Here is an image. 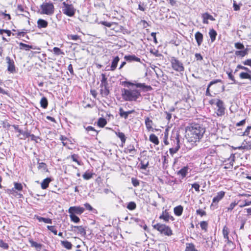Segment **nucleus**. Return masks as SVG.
<instances>
[{
  "mask_svg": "<svg viewBox=\"0 0 251 251\" xmlns=\"http://www.w3.org/2000/svg\"><path fill=\"white\" fill-rule=\"evenodd\" d=\"M205 132V128L202 125L192 123L186 128V138L191 145H196L202 139Z\"/></svg>",
  "mask_w": 251,
  "mask_h": 251,
  "instance_id": "obj_1",
  "label": "nucleus"
},
{
  "mask_svg": "<svg viewBox=\"0 0 251 251\" xmlns=\"http://www.w3.org/2000/svg\"><path fill=\"white\" fill-rule=\"evenodd\" d=\"M127 87L131 86V88L123 89L122 90L123 98L126 101H136L141 97V92L137 88H144L145 85L143 83L134 84L130 82H126Z\"/></svg>",
  "mask_w": 251,
  "mask_h": 251,
  "instance_id": "obj_2",
  "label": "nucleus"
},
{
  "mask_svg": "<svg viewBox=\"0 0 251 251\" xmlns=\"http://www.w3.org/2000/svg\"><path fill=\"white\" fill-rule=\"evenodd\" d=\"M222 233L226 244L223 249V251H229L234 248V244L229 238V230L226 226H225L222 230Z\"/></svg>",
  "mask_w": 251,
  "mask_h": 251,
  "instance_id": "obj_3",
  "label": "nucleus"
},
{
  "mask_svg": "<svg viewBox=\"0 0 251 251\" xmlns=\"http://www.w3.org/2000/svg\"><path fill=\"white\" fill-rule=\"evenodd\" d=\"M154 229L157 230L161 234L165 236H170L173 235V231L168 226L166 225L157 223L152 226Z\"/></svg>",
  "mask_w": 251,
  "mask_h": 251,
  "instance_id": "obj_4",
  "label": "nucleus"
},
{
  "mask_svg": "<svg viewBox=\"0 0 251 251\" xmlns=\"http://www.w3.org/2000/svg\"><path fill=\"white\" fill-rule=\"evenodd\" d=\"M62 13L69 17H73L75 12V9L72 4H69L66 2L62 3Z\"/></svg>",
  "mask_w": 251,
  "mask_h": 251,
  "instance_id": "obj_5",
  "label": "nucleus"
},
{
  "mask_svg": "<svg viewBox=\"0 0 251 251\" xmlns=\"http://www.w3.org/2000/svg\"><path fill=\"white\" fill-rule=\"evenodd\" d=\"M170 62L172 68L175 71L178 72L184 71V67L183 66V63L175 57H172L171 58Z\"/></svg>",
  "mask_w": 251,
  "mask_h": 251,
  "instance_id": "obj_6",
  "label": "nucleus"
},
{
  "mask_svg": "<svg viewBox=\"0 0 251 251\" xmlns=\"http://www.w3.org/2000/svg\"><path fill=\"white\" fill-rule=\"evenodd\" d=\"M41 13L48 15H51L54 12V6L52 3H43L41 5Z\"/></svg>",
  "mask_w": 251,
  "mask_h": 251,
  "instance_id": "obj_7",
  "label": "nucleus"
},
{
  "mask_svg": "<svg viewBox=\"0 0 251 251\" xmlns=\"http://www.w3.org/2000/svg\"><path fill=\"white\" fill-rule=\"evenodd\" d=\"M172 138L175 139L174 141V146L169 149V152L172 155H173L180 148L179 135L176 134L175 136H172Z\"/></svg>",
  "mask_w": 251,
  "mask_h": 251,
  "instance_id": "obj_8",
  "label": "nucleus"
},
{
  "mask_svg": "<svg viewBox=\"0 0 251 251\" xmlns=\"http://www.w3.org/2000/svg\"><path fill=\"white\" fill-rule=\"evenodd\" d=\"M215 105L217 106L216 114L218 116H222L225 114V107L224 102L220 100L217 99Z\"/></svg>",
  "mask_w": 251,
  "mask_h": 251,
  "instance_id": "obj_9",
  "label": "nucleus"
},
{
  "mask_svg": "<svg viewBox=\"0 0 251 251\" xmlns=\"http://www.w3.org/2000/svg\"><path fill=\"white\" fill-rule=\"evenodd\" d=\"M159 218L166 223L169 222L170 220L171 221L174 220V218L169 214V212L166 209L162 211Z\"/></svg>",
  "mask_w": 251,
  "mask_h": 251,
  "instance_id": "obj_10",
  "label": "nucleus"
},
{
  "mask_svg": "<svg viewBox=\"0 0 251 251\" xmlns=\"http://www.w3.org/2000/svg\"><path fill=\"white\" fill-rule=\"evenodd\" d=\"M85 209L80 206H71L68 209V212L71 214L81 215L84 212Z\"/></svg>",
  "mask_w": 251,
  "mask_h": 251,
  "instance_id": "obj_11",
  "label": "nucleus"
},
{
  "mask_svg": "<svg viewBox=\"0 0 251 251\" xmlns=\"http://www.w3.org/2000/svg\"><path fill=\"white\" fill-rule=\"evenodd\" d=\"M6 60L7 64V71L11 73H15L16 72V67L14 60L9 56L6 57Z\"/></svg>",
  "mask_w": 251,
  "mask_h": 251,
  "instance_id": "obj_12",
  "label": "nucleus"
},
{
  "mask_svg": "<svg viewBox=\"0 0 251 251\" xmlns=\"http://www.w3.org/2000/svg\"><path fill=\"white\" fill-rule=\"evenodd\" d=\"M71 231L80 234L81 236H85L86 233L85 229L82 226H71Z\"/></svg>",
  "mask_w": 251,
  "mask_h": 251,
  "instance_id": "obj_13",
  "label": "nucleus"
},
{
  "mask_svg": "<svg viewBox=\"0 0 251 251\" xmlns=\"http://www.w3.org/2000/svg\"><path fill=\"white\" fill-rule=\"evenodd\" d=\"M124 151L126 153L131 154V156H134L136 154V150L134 145H129L125 149Z\"/></svg>",
  "mask_w": 251,
  "mask_h": 251,
  "instance_id": "obj_14",
  "label": "nucleus"
},
{
  "mask_svg": "<svg viewBox=\"0 0 251 251\" xmlns=\"http://www.w3.org/2000/svg\"><path fill=\"white\" fill-rule=\"evenodd\" d=\"M145 123L146 125V127L148 131H153V129L152 128V126L153 125L152 121L150 119L149 117H145Z\"/></svg>",
  "mask_w": 251,
  "mask_h": 251,
  "instance_id": "obj_15",
  "label": "nucleus"
},
{
  "mask_svg": "<svg viewBox=\"0 0 251 251\" xmlns=\"http://www.w3.org/2000/svg\"><path fill=\"white\" fill-rule=\"evenodd\" d=\"M29 242L30 244V246L32 248H34L37 251H41L42 248L43 247V244L38 243L32 239H29Z\"/></svg>",
  "mask_w": 251,
  "mask_h": 251,
  "instance_id": "obj_16",
  "label": "nucleus"
},
{
  "mask_svg": "<svg viewBox=\"0 0 251 251\" xmlns=\"http://www.w3.org/2000/svg\"><path fill=\"white\" fill-rule=\"evenodd\" d=\"M225 192L221 191L217 193V195L214 197L212 200L213 203H218L220 200H221L224 197Z\"/></svg>",
  "mask_w": 251,
  "mask_h": 251,
  "instance_id": "obj_17",
  "label": "nucleus"
},
{
  "mask_svg": "<svg viewBox=\"0 0 251 251\" xmlns=\"http://www.w3.org/2000/svg\"><path fill=\"white\" fill-rule=\"evenodd\" d=\"M195 38L198 46L201 45L203 42V36L201 33L199 31L197 32L195 34Z\"/></svg>",
  "mask_w": 251,
  "mask_h": 251,
  "instance_id": "obj_18",
  "label": "nucleus"
},
{
  "mask_svg": "<svg viewBox=\"0 0 251 251\" xmlns=\"http://www.w3.org/2000/svg\"><path fill=\"white\" fill-rule=\"evenodd\" d=\"M124 58L126 61H127L128 62H132V61H135V62H141L140 58L136 56L135 55H125L124 57Z\"/></svg>",
  "mask_w": 251,
  "mask_h": 251,
  "instance_id": "obj_19",
  "label": "nucleus"
},
{
  "mask_svg": "<svg viewBox=\"0 0 251 251\" xmlns=\"http://www.w3.org/2000/svg\"><path fill=\"white\" fill-rule=\"evenodd\" d=\"M202 23L203 24H207L208 23V20L211 21H214L215 19L213 17L207 13H205L202 15Z\"/></svg>",
  "mask_w": 251,
  "mask_h": 251,
  "instance_id": "obj_20",
  "label": "nucleus"
},
{
  "mask_svg": "<svg viewBox=\"0 0 251 251\" xmlns=\"http://www.w3.org/2000/svg\"><path fill=\"white\" fill-rule=\"evenodd\" d=\"M189 168L187 166H185L182 168L179 171L177 172V175L180 176L182 178L185 177L188 173Z\"/></svg>",
  "mask_w": 251,
  "mask_h": 251,
  "instance_id": "obj_21",
  "label": "nucleus"
},
{
  "mask_svg": "<svg viewBox=\"0 0 251 251\" xmlns=\"http://www.w3.org/2000/svg\"><path fill=\"white\" fill-rule=\"evenodd\" d=\"M37 24L39 28H46L48 26V23L45 20L40 19L37 21Z\"/></svg>",
  "mask_w": 251,
  "mask_h": 251,
  "instance_id": "obj_22",
  "label": "nucleus"
},
{
  "mask_svg": "<svg viewBox=\"0 0 251 251\" xmlns=\"http://www.w3.org/2000/svg\"><path fill=\"white\" fill-rule=\"evenodd\" d=\"M35 218L39 222H44L46 224H51L52 223V219L50 218H46L44 217H42L38 215H35Z\"/></svg>",
  "mask_w": 251,
  "mask_h": 251,
  "instance_id": "obj_23",
  "label": "nucleus"
},
{
  "mask_svg": "<svg viewBox=\"0 0 251 251\" xmlns=\"http://www.w3.org/2000/svg\"><path fill=\"white\" fill-rule=\"evenodd\" d=\"M100 94L102 97H106L109 94V91L107 85L104 86H100Z\"/></svg>",
  "mask_w": 251,
  "mask_h": 251,
  "instance_id": "obj_24",
  "label": "nucleus"
},
{
  "mask_svg": "<svg viewBox=\"0 0 251 251\" xmlns=\"http://www.w3.org/2000/svg\"><path fill=\"white\" fill-rule=\"evenodd\" d=\"M51 181V179L50 177H47L44 179L41 184V188L43 189H47L49 185V183Z\"/></svg>",
  "mask_w": 251,
  "mask_h": 251,
  "instance_id": "obj_25",
  "label": "nucleus"
},
{
  "mask_svg": "<svg viewBox=\"0 0 251 251\" xmlns=\"http://www.w3.org/2000/svg\"><path fill=\"white\" fill-rule=\"evenodd\" d=\"M183 211V207L181 205H178L175 207L174 209L175 214L177 216H180L182 215Z\"/></svg>",
  "mask_w": 251,
  "mask_h": 251,
  "instance_id": "obj_26",
  "label": "nucleus"
},
{
  "mask_svg": "<svg viewBox=\"0 0 251 251\" xmlns=\"http://www.w3.org/2000/svg\"><path fill=\"white\" fill-rule=\"evenodd\" d=\"M221 81H222V80L221 79H215V80L211 81L207 86V88L206 91V95L209 96H211V94L210 93V90H209L210 87L212 85L216 84L218 82H220Z\"/></svg>",
  "mask_w": 251,
  "mask_h": 251,
  "instance_id": "obj_27",
  "label": "nucleus"
},
{
  "mask_svg": "<svg viewBox=\"0 0 251 251\" xmlns=\"http://www.w3.org/2000/svg\"><path fill=\"white\" fill-rule=\"evenodd\" d=\"M120 60V58L118 56H116L114 58L113 61H112L111 65L110 67L111 71H114L117 68L118 63Z\"/></svg>",
  "mask_w": 251,
  "mask_h": 251,
  "instance_id": "obj_28",
  "label": "nucleus"
},
{
  "mask_svg": "<svg viewBox=\"0 0 251 251\" xmlns=\"http://www.w3.org/2000/svg\"><path fill=\"white\" fill-rule=\"evenodd\" d=\"M115 134L120 139L122 144L125 143L126 138L124 133L118 131L115 132Z\"/></svg>",
  "mask_w": 251,
  "mask_h": 251,
  "instance_id": "obj_29",
  "label": "nucleus"
},
{
  "mask_svg": "<svg viewBox=\"0 0 251 251\" xmlns=\"http://www.w3.org/2000/svg\"><path fill=\"white\" fill-rule=\"evenodd\" d=\"M150 141L156 145L159 144V140L158 137L154 134H151L149 137Z\"/></svg>",
  "mask_w": 251,
  "mask_h": 251,
  "instance_id": "obj_30",
  "label": "nucleus"
},
{
  "mask_svg": "<svg viewBox=\"0 0 251 251\" xmlns=\"http://www.w3.org/2000/svg\"><path fill=\"white\" fill-rule=\"evenodd\" d=\"M217 35V33L214 29L212 28L210 29L209 32V35L212 42L215 41Z\"/></svg>",
  "mask_w": 251,
  "mask_h": 251,
  "instance_id": "obj_31",
  "label": "nucleus"
},
{
  "mask_svg": "<svg viewBox=\"0 0 251 251\" xmlns=\"http://www.w3.org/2000/svg\"><path fill=\"white\" fill-rule=\"evenodd\" d=\"M249 72H241L239 74V77L241 79H248L251 80V75L248 73Z\"/></svg>",
  "mask_w": 251,
  "mask_h": 251,
  "instance_id": "obj_32",
  "label": "nucleus"
},
{
  "mask_svg": "<svg viewBox=\"0 0 251 251\" xmlns=\"http://www.w3.org/2000/svg\"><path fill=\"white\" fill-rule=\"evenodd\" d=\"M186 246L185 251H198L193 243H187Z\"/></svg>",
  "mask_w": 251,
  "mask_h": 251,
  "instance_id": "obj_33",
  "label": "nucleus"
},
{
  "mask_svg": "<svg viewBox=\"0 0 251 251\" xmlns=\"http://www.w3.org/2000/svg\"><path fill=\"white\" fill-rule=\"evenodd\" d=\"M20 49L21 50L25 49V50H29L30 49H36L35 48H33L32 46H30L23 43H20Z\"/></svg>",
  "mask_w": 251,
  "mask_h": 251,
  "instance_id": "obj_34",
  "label": "nucleus"
},
{
  "mask_svg": "<svg viewBox=\"0 0 251 251\" xmlns=\"http://www.w3.org/2000/svg\"><path fill=\"white\" fill-rule=\"evenodd\" d=\"M61 244L64 248L68 250H71L72 248V244L71 242L65 240V241H61Z\"/></svg>",
  "mask_w": 251,
  "mask_h": 251,
  "instance_id": "obj_35",
  "label": "nucleus"
},
{
  "mask_svg": "<svg viewBox=\"0 0 251 251\" xmlns=\"http://www.w3.org/2000/svg\"><path fill=\"white\" fill-rule=\"evenodd\" d=\"M248 54V50L246 49L243 50H236L235 52V54L237 56L244 57Z\"/></svg>",
  "mask_w": 251,
  "mask_h": 251,
  "instance_id": "obj_36",
  "label": "nucleus"
},
{
  "mask_svg": "<svg viewBox=\"0 0 251 251\" xmlns=\"http://www.w3.org/2000/svg\"><path fill=\"white\" fill-rule=\"evenodd\" d=\"M94 175L95 174L93 173L87 171L83 174L82 177L85 180H89L92 178Z\"/></svg>",
  "mask_w": 251,
  "mask_h": 251,
  "instance_id": "obj_37",
  "label": "nucleus"
},
{
  "mask_svg": "<svg viewBox=\"0 0 251 251\" xmlns=\"http://www.w3.org/2000/svg\"><path fill=\"white\" fill-rule=\"evenodd\" d=\"M41 106L43 108H46L48 105V101L46 97H43L40 100Z\"/></svg>",
  "mask_w": 251,
  "mask_h": 251,
  "instance_id": "obj_38",
  "label": "nucleus"
},
{
  "mask_svg": "<svg viewBox=\"0 0 251 251\" xmlns=\"http://www.w3.org/2000/svg\"><path fill=\"white\" fill-rule=\"evenodd\" d=\"M226 74L228 75V78L232 81V82H231L230 84H232L237 83V82L236 81L234 75L232 74V71H230V72L227 71Z\"/></svg>",
  "mask_w": 251,
  "mask_h": 251,
  "instance_id": "obj_39",
  "label": "nucleus"
},
{
  "mask_svg": "<svg viewBox=\"0 0 251 251\" xmlns=\"http://www.w3.org/2000/svg\"><path fill=\"white\" fill-rule=\"evenodd\" d=\"M107 124L106 120L103 118H100L98 121V126L100 127H104Z\"/></svg>",
  "mask_w": 251,
  "mask_h": 251,
  "instance_id": "obj_40",
  "label": "nucleus"
},
{
  "mask_svg": "<svg viewBox=\"0 0 251 251\" xmlns=\"http://www.w3.org/2000/svg\"><path fill=\"white\" fill-rule=\"evenodd\" d=\"M53 51L56 55H64V52L58 47H54L53 48Z\"/></svg>",
  "mask_w": 251,
  "mask_h": 251,
  "instance_id": "obj_41",
  "label": "nucleus"
},
{
  "mask_svg": "<svg viewBox=\"0 0 251 251\" xmlns=\"http://www.w3.org/2000/svg\"><path fill=\"white\" fill-rule=\"evenodd\" d=\"M70 217L71 221H72L74 223H78L80 221V219L79 218V217H78L77 216H76L75 214H70Z\"/></svg>",
  "mask_w": 251,
  "mask_h": 251,
  "instance_id": "obj_42",
  "label": "nucleus"
},
{
  "mask_svg": "<svg viewBox=\"0 0 251 251\" xmlns=\"http://www.w3.org/2000/svg\"><path fill=\"white\" fill-rule=\"evenodd\" d=\"M108 85L107 82V78L105 75L103 74L101 75V79L100 80V86Z\"/></svg>",
  "mask_w": 251,
  "mask_h": 251,
  "instance_id": "obj_43",
  "label": "nucleus"
},
{
  "mask_svg": "<svg viewBox=\"0 0 251 251\" xmlns=\"http://www.w3.org/2000/svg\"><path fill=\"white\" fill-rule=\"evenodd\" d=\"M119 115L121 117L124 118L125 119H126L128 117L127 113L124 110L123 108L121 107L119 109Z\"/></svg>",
  "mask_w": 251,
  "mask_h": 251,
  "instance_id": "obj_44",
  "label": "nucleus"
},
{
  "mask_svg": "<svg viewBox=\"0 0 251 251\" xmlns=\"http://www.w3.org/2000/svg\"><path fill=\"white\" fill-rule=\"evenodd\" d=\"M136 207V203L133 201L129 202L127 205V208L130 210H134Z\"/></svg>",
  "mask_w": 251,
  "mask_h": 251,
  "instance_id": "obj_45",
  "label": "nucleus"
},
{
  "mask_svg": "<svg viewBox=\"0 0 251 251\" xmlns=\"http://www.w3.org/2000/svg\"><path fill=\"white\" fill-rule=\"evenodd\" d=\"M47 227L49 230H50L51 232H52L54 235L57 234V230L55 226H47Z\"/></svg>",
  "mask_w": 251,
  "mask_h": 251,
  "instance_id": "obj_46",
  "label": "nucleus"
},
{
  "mask_svg": "<svg viewBox=\"0 0 251 251\" xmlns=\"http://www.w3.org/2000/svg\"><path fill=\"white\" fill-rule=\"evenodd\" d=\"M18 132L21 134H23L24 136L25 137H28L29 136H32V137H34L33 134L30 135V134L27 132H24L22 130L20 129H18Z\"/></svg>",
  "mask_w": 251,
  "mask_h": 251,
  "instance_id": "obj_47",
  "label": "nucleus"
},
{
  "mask_svg": "<svg viewBox=\"0 0 251 251\" xmlns=\"http://www.w3.org/2000/svg\"><path fill=\"white\" fill-rule=\"evenodd\" d=\"M14 188L15 189V190H17L19 191H21L23 190V187L21 183H18V182H14Z\"/></svg>",
  "mask_w": 251,
  "mask_h": 251,
  "instance_id": "obj_48",
  "label": "nucleus"
},
{
  "mask_svg": "<svg viewBox=\"0 0 251 251\" xmlns=\"http://www.w3.org/2000/svg\"><path fill=\"white\" fill-rule=\"evenodd\" d=\"M140 165L141 169L146 170L149 165V161L145 162L144 161H141Z\"/></svg>",
  "mask_w": 251,
  "mask_h": 251,
  "instance_id": "obj_49",
  "label": "nucleus"
},
{
  "mask_svg": "<svg viewBox=\"0 0 251 251\" xmlns=\"http://www.w3.org/2000/svg\"><path fill=\"white\" fill-rule=\"evenodd\" d=\"M6 193L9 195H13L14 196H16L17 195V193L14 188H12V189H8L6 190Z\"/></svg>",
  "mask_w": 251,
  "mask_h": 251,
  "instance_id": "obj_50",
  "label": "nucleus"
},
{
  "mask_svg": "<svg viewBox=\"0 0 251 251\" xmlns=\"http://www.w3.org/2000/svg\"><path fill=\"white\" fill-rule=\"evenodd\" d=\"M238 202H236L235 201L231 203L229 206L227 208V211H232L234 207L238 204Z\"/></svg>",
  "mask_w": 251,
  "mask_h": 251,
  "instance_id": "obj_51",
  "label": "nucleus"
},
{
  "mask_svg": "<svg viewBox=\"0 0 251 251\" xmlns=\"http://www.w3.org/2000/svg\"><path fill=\"white\" fill-rule=\"evenodd\" d=\"M60 140L62 141V143L64 146H67V142L69 141V140L67 137L61 135L60 137Z\"/></svg>",
  "mask_w": 251,
  "mask_h": 251,
  "instance_id": "obj_52",
  "label": "nucleus"
},
{
  "mask_svg": "<svg viewBox=\"0 0 251 251\" xmlns=\"http://www.w3.org/2000/svg\"><path fill=\"white\" fill-rule=\"evenodd\" d=\"M78 156L76 154H73L71 155V158L73 160L77 163L78 165H81V162L78 160Z\"/></svg>",
  "mask_w": 251,
  "mask_h": 251,
  "instance_id": "obj_53",
  "label": "nucleus"
},
{
  "mask_svg": "<svg viewBox=\"0 0 251 251\" xmlns=\"http://www.w3.org/2000/svg\"><path fill=\"white\" fill-rule=\"evenodd\" d=\"M86 130L88 132L92 131L93 132L92 133V135H94V134H97V131L92 126H88L87 127H86Z\"/></svg>",
  "mask_w": 251,
  "mask_h": 251,
  "instance_id": "obj_54",
  "label": "nucleus"
},
{
  "mask_svg": "<svg viewBox=\"0 0 251 251\" xmlns=\"http://www.w3.org/2000/svg\"><path fill=\"white\" fill-rule=\"evenodd\" d=\"M0 247L5 250H7L9 248V246L7 243L3 242L2 240H0Z\"/></svg>",
  "mask_w": 251,
  "mask_h": 251,
  "instance_id": "obj_55",
  "label": "nucleus"
},
{
  "mask_svg": "<svg viewBox=\"0 0 251 251\" xmlns=\"http://www.w3.org/2000/svg\"><path fill=\"white\" fill-rule=\"evenodd\" d=\"M68 39L74 41H77L80 39L79 36L77 35H69L68 36Z\"/></svg>",
  "mask_w": 251,
  "mask_h": 251,
  "instance_id": "obj_56",
  "label": "nucleus"
},
{
  "mask_svg": "<svg viewBox=\"0 0 251 251\" xmlns=\"http://www.w3.org/2000/svg\"><path fill=\"white\" fill-rule=\"evenodd\" d=\"M200 226L201 228L206 231L207 227V223L205 221H202L200 223Z\"/></svg>",
  "mask_w": 251,
  "mask_h": 251,
  "instance_id": "obj_57",
  "label": "nucleus"
},
{
  "mask_svg": "<svg viewBox=\"0 0 251 251\" xmlns=\"http://www.w3.org/2000/svg\"><path fill=\"white\" fill-rule=\"evenodd\" d=\"M38 168L39 169H42L43 170L45 171L47 170V165L43 162L38 163Z\"/></svg>",
  "mask_w": 251,
  "mask_h": 251,
  "instance_id": "obj_58",
  "label": "nucleus"
},
{
  "mask_svg": "<svg viewBox=\"0 0 251 251\" xmlns=\"http://www.w3.org/2000/svg\"><path fill=\"white\" fill-rule=\"evenodd\" d=\"M251 205V201L249 200H245L244 201V202L240 205V207H243L246 206H248Z\"/></svg>",
  "mask_w": 251,
  "mask_h": 251,
  "instance_id": "obj_59",
  "label": "nucleus"
},
{
  "mask_svg": "<svg viewBox=\"0 0 251 251\" xmlns=\"http://www.w3.org/2000/svg\"><path fill=\"white\" fill-rule=\"evenodd\" d=\"M101 25H105L107 27H111L113 24H115V23L113 22H107L106 21H101L100 23Z\"/></svg>",
  "mask_w": 251,
  "mask_h": 251,
  "instance_id": "obj_60",
  "label": "nucleus"
},
{
  "mask_svg": "<svg viewBox=\"0 0 251 251\" xmlns=\"http://www.w3.org/2000/svg\"><path fill=\"white\" fill-rule=\"evenodd\" d=\"M200 185L198 183H194L192 184V188H194L197 192H200Z\"/></svg>",
  "mask_w": 251,
  "mask_h": 251,
  "instance_id": "obj_61",
  "label": "nucleus"
},
{
  "mask_svg": "<svg viewBox=\"0 0 251 251\" xmlns=\"http://www.w3.org/2000/svg\"><path fill=\"white\" fill-rule=\"evenodd\" d=\"M237 69H242V70L246 71L247 72L251 73V71L248 68L243 66H242L241 65H238L237 66Z\"/></svg>",
  "mask_w": 251,
  "mask_h": 251,
  "instance_id": "obj_62",
  "label": "nucleus"
},
{
  "mask_svg": "<svg viewBox=\"0 0 251 251\" xmlns=\"http://www.w3.org/2000/svg\"><path fill=\"white\" fill-rule=\"evenodd\" d=\"M235 47L237 49H241V50L244 49V45L240 42H237V43H235Z\"/></svg>",
  "mask_w": 251,
  "mask_h": 251,
  "instance_id": "obj_63",
  "label": "nucleus"
},
{
  "mask_svg": "<svg viewBox=\"0 0 251 251\" xmlns=\"http://www.w3.org/2000/svg\"><path fill=\"white\" fill-rule=\"evenodd\" d=\"M131 182L134 187H137L139 185V180L135 178H131Z\"/></svg>",
  "mask_w": 251,
  "mask_h": 251,
  "instance_id": "obj_64",
  "label": "nucleus"
}]
</instances>
